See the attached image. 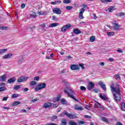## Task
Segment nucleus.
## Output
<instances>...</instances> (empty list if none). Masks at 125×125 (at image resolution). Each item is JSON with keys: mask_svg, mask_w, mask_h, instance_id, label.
<instances>
[{"mask_svg": "<svg viewBox=\"0 0 125 125\" xmlns=\"http://www.w3.org/2000/svg\"><path fill=\"white\" fill-rule=\"evenodd\" d=\"M15 81H16V78L12 77L8 80L7 83H10V84L13 83H15Z\"/></svg>", "mask_w": 125, "mask_h": 125, "instance_id": "12", "label": "nucleus"}, {"mask_svg": "<svg viewBox=\"0 0 125 125\" xmlns=\"http://www.w3.org/2000/svg\"><path fill=\"white\" fill-rule=\"evenodd\" d=\"M98 84L100 85L101 87L103 88V89H104V91H106V85H105V84H104V83H103V82L100 81L98 82Z\"/></svg>", "mask_w": 125, "mask_h": 125, "instance_id": "11", "label": "nucleus"}, {"mask_svg": "<svg viewBox=\"0 0 125 125\" xmlns=\"http://www.w3.org/2000/svg\"><path fill=\"white\" fill-rule=\"evenodd\" d=\"M6 87L5 86L3 87H0V92H1V91H5L6 90Z\"/></svg>", "mask_w": 125, "mask_h": 125, "instance_id": "31", "label": "nucleus"}, {"mask_svg": "<svg viewBox=\"0 0 125 125\" xmlns=\"http://www.w3.org/2000/svg\"><path fill=\"white\" fill-rule=\"evenodd\" d=\"M6 81V74L0 76V82H5Z\"/></svg>", "mask_w": 125, "mask_h": 125, "instance_id": "15", "label": "nucleus"}, {"mask_svg": "<svg viewBox=\"0 0 125 125\" xmlns=\"http://www.w3.org/2000/svg\"><path fill=\"white\" fill-rule=\"evenodd\" d=\"M61 102L62 104H63V105H68V104H67L68 103L67 102V101H66V100H65L64 99H62L61 100Z\"/></svg>", "mask_w": 125, "mask_h": 125, "instance_id": "23", "label": "nucleus"}, {"mask_svg": "<svg viewBox=\"0 0 125 125\" xmlns=\"http://www.w3.org/2000/svg\"><path fill=\"white\" fill-rule=\"evenodd\" d=\"M44 125H57V124L51 123H50V124H48V123Z\"/></svg>", "mask_w": 125, "mask_h": 125, "instance_id": "52", "label": "nucleus"}, {"mask_svg": "<svg viewBox=\"0 0 125 125\" xmlns=\"http://www.w3.org/2000/svg\"><path fill=\"white\" fill-rule=\"evenodd\" d=\"M39 80H40L39 76H36L34 78V81H37V82H39Z\"/></svg>", "mask_w": 125, "mask_h": 125, "instance_id": "42", "label": "nucleus"}, {"mask_svg": "<svg viewBox=\"0 0 125 125\" xmlns=\"http://www.w3.org/2000/svg\"><path fill=\"white\" fill-rule=\"evenodd\" d=\"M116 125H123V124L121 122H117L116 124Z\"/></svg>", "mask_w": 125, "mask_h": 125, "instance_id": "62", "label": "nucleus"}, {"mask_svg": "<svg viewBox=\"0 0 125 125\" xmlns=\"http://www.w3.org/2000/svg\"><path fill=\"white\" fill-rule=\"evenodd\" d=\"M94 88V83L91 82L88 83V85L87 86V89L88 90H91Z\"/></svg>", "mask_w": 125, "mask_h": 125, "instance_id": "6", "label": "nucleus"}, {"mask_svg": "<svg viewBox=\"0 0 125 125\" xmlns=\"http://www.w3.org/2000/svg\"><path fill=\"white\" fill-rule=\"evenodd\" d=\"M40 26V27H42V28H45V23L41 24Z\"/></svg>", "mask_w": 125, "mask_h": 125, "instance_id": "57", "label": "nucleus"}, {"mask_svg": "<svg viewBox=\"0 0 125 125\" xmlns=\"http://www.w3.org/2000/svg\"><path fill=\"white\" fill-rule=\"evenodd\" d=\"M65 9H67V10H72V9H73V6H66Z\"/></svg>", "mask_w": 125, "mask_h": 125, "instance_id": "35", "label": "nucleus"}, {"mask_svg": "<svg viewBox=\"0 0 125 125\" xmlns=\"http://www.w3.org/2000/svg\"><path fill=\"white\" fill-rule=\"evenodd\" d=\"M37 83V82L36 81H31L30 83V85L32 86L33 85H36V84Z\"/></svg>", "mask_w": 125, "mask_h": 125, "instance_id": "36", "label": "nucleus"}, {"mask_svg": "<svg viewBox=\"0 0 125 125\" xmlns=\"http://www.w3.org/2000/svg\"><path fill=\"white\" fill-rule=\"evenodd\" d=\"M53 120H56L57 119V116L54 115L52 116Z\"/></svg>", "mask_w": 125, "mask_h": 125, "instance_id": "56", "label": "nucleus"}, {"mask_svg": "<svg viewBox=\"0 0 125 125\" xmlns=\"http://www.w3.org/2000/svg\"><path fill=\"white\" fill-rule=\"evenodd\" d=\"M68 125H78V124L77 123L73 122V121H70L68 122Z\"/></svg>", "mask_w": 125, "mask_h": 125, "instance_id": "24", "label": "nucleus"}, {"mask_svg": "<svg viewBox=\"0 0 125 125\" xmlns=\"http://www.w3.org/2000/svg\"><path fill=\"white\" fill-rule=\"evenodd\" d=\"M64 3H71V0H64L63 1Z\"/></svg>", "mask_w": 125, "mask_h": 125, "instance_id": "44", "label": "nucleus"}, {"mask_svg": "<svg viewBox=\"0 0 125 125\" xmlns=\"http://www.w3.org/2000/svg\"><path fill=\"white\" fill-rule=\"evenodd\" d=\"M64 91L66 94H67V95L69 97H70V98H72V99H74V100H75V101L79 102V100H78V99H76V98L75 97V96L74 95H71V94H73V93H74L73 90H72L71 89H69L68 90V91H67L66 90H64Z\"/></svg>", "mask_w": 125, "mask_h": 125, "instance_id": "3", "label": "nucleus"}, {"mask_svg": "<svg viewBox=\"0 0 125 125\" xmlns=\"http://www.w3.org/2000/svg\"><path fill=\"white\" fill-rule=\"evenodd\" d=\"M85 9L83 8H81L79 13V18L80 19H83V12L85 11Z\"/></svg>", "mask_w": 125, "mask_h": 125, "instance_id": "8", "label": "nucleus"}, {"mask_svg": "<svg viewBox=\"0 0 125 125\" xmlns=\"http://www.w3.org/2000/svg\"><path fill=\"white\" fill-rule=\"evenodd\" d=\"M80 89L83 91L86 90V88L83 86H80Z\"/></svg>", "mask_w": 125, "mask_h": 125, "instance_id": "40", "label": "nucleus"}, {"mask_svg": "<svg viewBox=\"0 0 125 125\" xmlns=\"http://www.w3.org/2000/svg\"><path fill=\"white\" fill-rule=\"evenodd\" d=\"M29 29L31 32H33L34 30H35V29H36V27L34 25H30Z\"/></svg>", "mask_w": 125, "mask_h": 125, "instance_id": "27", "label": "nucleus"}, {"mask_svg": "<svg viewBox=\"0 0 125 125\" xmlns=\"http://www.w3.org/2000/svg\"><path fill=\"white\" fill-rule=\"evenodd\" d=\"M115 10V7L114 6H111L110 8H108V12H113Z\"/></svg>", "mask_w": 125, "mask_h": 125, "instance_id": "26", "label": "nucleus"}, {"mask_svg": "<svg viewBox=\"0 0 125 125\" xmlns=\"http://www.w3.org/2000/svg\"><path fill=\"white\" fill-rule=\"evenodd\" d=\"M3 86H5V83H0V87H3Z\"/></svg>", "mask_w": 125, "mask_h": 125, "instance_id": "43", "label": "nucleus"}, {"mask_svg": "<svg viewBox=\"0 0 125 125\" xmlns=\"http://www.w3.org/2000/svg\"><path fill=\"white\" fill-rule=\"evenodd\" d=\"M29 90V88H25L23 89V92H27Z\"/></svg>", "mask_w": 125, "mask_h": 125, "instance_id": "50", "label": "nucleus"}, {"mask_svg": "<svg viewBox=\"0 0 125 125\" xmlns=\"http://www.w3.org/2000/svg\"><path fill=\"white\" fill-rule=\"evenodd\" d=\"M7 51V49H0V54H2Z\"/></svg>", "mask_w": 125, "mask_h": 125, "instance_id": "25", "label": "nucleus"}, {"mask_svg": "<svg viewBox=\"0 0 125 125\" xmlns=\"http://www.w3.org/2000/svg\"><path fill=\"white\" fill-rule=\"evenodd\" d=\"M25 6V4L23 3V4H21V8H22V9H23V8H24Z\"/></svg>", "mask_w": 125, "mask_h": 125, "instance_id": "58", "label": "nucleus"}, {"mask_svg": "<svg viewBox=\"0 0 125 125\" xmlns=\"http://www.w3.org/2000/svg\"><path fill=\"white\" fill-rule=\"evenodd\" d=\"M70 68L72 70H79L80 69V66L78 64H72L70 66Z\"/></svg>", "mask_w": 125, "mask_h": 125, "instance_id": "10", "label": "nucleus"}, {"mask_svg": "<svg viewBox=\"0 0 125 125\" xmlns=\"http://www.w3.org/2000/svg\"><path fill=\"white\" fill-rule=\"evenodd\" d=\"M61 125H67V120L65 119H62L61 121Z\"/></svg>", "mask_w": 125, "mask_h": 125, "instance_id": "17", "label": "nucleus"}, {"mask_svg": "<svg viewBox=\"0 0 125 125\" xmlns=\"http://www.w3.org/2000/svg\"><path fill=\"white\" fill-rule=\"evenodd\" d=\"M102 121H103V122H104L106 124H108L109 123V121H108V119H107V118L104 117H102Z\"/></svg>", "mask_w": 125, "mask_h": 125, "instance_id": "22", "label": "nucleus"}, {"mask_svg": "<svg viewBox=\"0 0 125 125\" xmlns=\"http://www.w3.org/2000/svg\"><path fill=\"white\" fill-rule=\"evenodd\" d=\"M67 59H73V58H72V57L68 56L67 57H66Z\"/></svg>", "mask_w": 125, "mask_h": 125, "instance_id": "64", "label": "nucleus"}, {"mask_svg": "<svg viewBox=\"0 0 125 125\" xmlns=\"http://www.w3.org/2000/svg\"><path fill=\"white\" fill-rule=\"evenodd\" d=\"M117 51L119 53H123V50H121V49H118L117 50Z\"/></svg>", "mask_w": 125, "mask_h": 125, "instance_id": "63", "label": "nucleus"}, {"mask_svg": "<svg viewBox=\"0 0 125 125\" xmlns=\"http://www.w3.org/2000/svg\"><path fill=\"white\" fill-rule=\"evenodd\" d=\"M8 99V97H4L2 99V101H6Z\"/></svg>", "mask_w": 125, "mask_h": 125, "instance_id": "51", "label": "nucleus"}, {"mask_svg": "<svg viewBox=\"0 0 125 125\" xmlns=\"http://www.w3.org/2000/svg\"><path fill=\"white\" fill-rule=\"evenodd\" d=\"M17 83H23V78L22 76L19 78L17 80Z\"/></svg>", "mask_w": 125, "mask_h": 125, "instance_id": "29", "label": "nucleus"}, {"mask_svg": "<svg viewBox=\"0 0 125 125\" xmlns=\"http://www.w3.org/2000/svg\"><path fill=\"white\" fill-rule=\"evenodd\" d=\"M113 77L117 81H121V76H120V74L115 75Z\"/></svg>", "mask_w": 125, "mask_h": 125, "instance_id": "21", "label": "nucleus"}, {"mask_svg": "<svg viewBox=\"0 0 125 125\" xmlns=\"http://www.w3.org/2000/svg\"><path fill=\"white\" fill-rule=\"evenodd\" d=\"M90 41L92 42H94L95 41V37H94V36L91 37V38H90Z\"/></svg>", "mask_w": 125, "mask_h": 125, "instance_id": "38", "label": "nucleus"}, {"mask_svg": "<svg viewBox=\"0 0 125 125\" xmlns=\"http://www.w3.org/2000/svg\"><path fill=\"white\" fill-rule=\"evenodd\" d=\"M62 83L67 84L68 82H67L65 79H62Z\"/></svg>", "mask_w": 125, "mask_h": 125, "instance_id": "47", "label": "nucleus"}, {"mask_svg": "<svg viewBox=\"0 0 125 125\" xmlns=\"http://www.w3.org/2000/svg\"><path fill=\"white\" fill-rule=\"evenodd\" d=\"M59 105V104H53V108H57V107H58Z\"/></svg>", "mask_w": 125, "mask_h": 125, "instance_id": "46", "label": "nucleus"}, {"mask_svg": "<svg viewBox=\"0 0 125 125\" xmlns=\"http://www.w3.org/2000/svg\"><path fill=\"white\" fill-rule=\"evenodd\" d=\"M18 96H19V95H18V94H14L12 95V98H17V97H18Z\"/></svg>", "mask_w": 125, "mask_h": 125, "instance_id": "37", "label": "nucleus"}, {"mask_svg": "<svg viewBox=\"0 0 125 125\" xmlns=\"http://www.w3.org/2000/svg\"><path fill=\"white\" fill-rule=\"evenodd\" d=\"M117 87H114L111 86V91H114L115 93H113V99L117 102L121 101V90L119 87V85L117 84Z\"/></svg>", "mask_w": 125, "mask_h": 125, "instance_id": "1", "label": "nucleus"}, {"mask_svg": "<svg viewBox=\"0 0 125 125\" xmlns=\"http://www.w3.org/2000/svg\"><path fill=\"white\" fill-rule=\"evenodd\" d=\"M74 109L77 111H83V106H79L78 104H75L74 105Z\"/></svg>", "mask_w": 125, "mask_h": 125, "instance_id": "13", "label": "nucleus"}, {"mask_svg": "<svg viewBox=\"0 0 125 125\" xmlns=\"http://www.w3.org/2000/svg\"><path fill=\"white\" fill-rule=\"evenodd\" d=\"M78 125H84V122L82 121H79L78 122Z\"/></svg>", "mask_w": 125, "mask_h": 125, "instance_id": "45", "label": "nucleus"}, {"mask_svg": "<svg viewBox=\"0 0 125 125\" xmlns=\"http://www.w3.org/2000/svg\"><path fill=\"white\" fill-rule=\"evenodd\" d=\"M46 87V84L45 83H40L37 85L34 88L35 91H39V90H42V89H43V88H45Z\"/></svg>", "mask_w": 125, "mask_h": 125, "instance_id": "4", "label": "nucleus"}, {"mask_svg": "<svg viewBox=\"0 0 125 125\" xmlns=\"http://www.w3.org/2000/svg\"><path fill=\"white\" fill-rule=\"evenodd\" d=\"M95 105L97 107L100 108H101V104L99 102H96Z\"/></svg>", "mask_w": 125, "mask_h": 125, "instance_id": "34", "label": "nucleus"}, {"mask_svg": "<svg viewBox=\"0 0 125 125\" xmlns=\"http://www.w3.org/2000/svg\"><path fill=\"white\" fill-rule=\"evenodd\" d=\"M93 90L94 91V92H95V93H97L99 91V90L97 89H93Z\"/></svg>", "mask_w": 125, "mask_h": 125, "instance_id": "60", "label": "nucleus"}, {"mask_svg": "<svg viewBox=\"0 0 125 125\" xmlns=\"http://www.w3.org/2000/svg\"><path fill=\"white\" fill-rule=\"evenodd\" d=\"M107 35L108 36L113 37V36L115 35V32H107Z\"/></svg>", "mask_w": 125, "mask_h": 125, "instance_id": "28", "label": "nucleus"}, {"mask_svg": "<svg viewBox=\"0 0 125 125\" xmlns=\"http://www.w3.org/2000/svg\"><path fill=\"white\" fill-rule=\"evenodd\" d=\"M99 97L101 98L103 100H108V98L106 95H102V94H100Z\"/></svg>", "mask_w": 125, "mask_h": 125, "instance_id": "18", "label": "nucleus"}, {"mask_svg": "<svg viewBox=\"0 0 125 125\" xmlns=\"http://www.w3.org/2000/svg\"><path fill=\"white\" fill-rule=\"evenodd\" d=\"M51 106H52V103L50 102H48L45 103L43 105V108H49L50 107H51Z\"/></svg>", "mask_w": 125, "mask_h": 125, "instance_id": "14", "label": "nucleus"}, {"mask_svg": "<svg viewBox=\"0 0 125 125\" xmlns=\"http://www.w3.org/2000/svg\"><path fill=\"white\" fill-rule=\"evenodd\" d=\"M37 101H38V100L37 99H34L31 101V102H32L33 103H34L35 102H37Z\"/></svg>", "mask_w": 125, "mask_h": 125, "instance_id": "55", "label": "nucleus"}, {"mask_svg": "<svg viewBox=\"0 0 125 125\" xmlns=\"http://www.w3.org/2000/svg\"><path fill=\"white\" fill-rule=\"evenodd\" d=\"M21 85H18L17 86H15L13 88L15 90H18V89H19V88H21Z\"/></svg>", "mask_w": 125, "mask_h": 125, "instance_id": "33", "label": "nucleus"}, {"mask_svg": "<svg viewBox=\"0 0 125 125\" xmlns=\"http://www.w3.org/2000/svg\"><path fill=\"white\" fill-rule=\"evenodd\" d=\"M84 118L86 119H91V116L88 115H85Z\"/></svg>", "mask_w": 125, "mask_h": 125, "instance_id": "54", "label": "nucleus"}, {"mask_svg": "<svg viewBox=\"0 0 125 125\" xmlns=\"http://www.w3.org/2000/svg\"><path fill=\"white\" fill-rule=\"evenodd\" d=\"M121 109L122 110V111H125V103H122V104L121 105Z\"/></svg>", "mask_w": 125, "mask_h": 125, "instance_id": "30", "label": "nucleus"}, {"mask_svg": "<svg viewBox=\"0 0 125 125\" xmlns=\"http://www.w3.org/2000/svg\"><path fill=\"white\" fill-rule=\"evenodd\" d=\"M79 66L82 68V69H84V67L83 66V64L80 63Z\"/></svg>", "mask_w": 125, "mask_h": 125, "instance_id": "53", "label": "nucleus"}, {"mask_svg": "<svg viewBox=\"0 0 125 125\" xmlns=\"http://www.w3.org/2000/svg\"><path fill=\"white\" fill-rule=\"evenodd\" d=\"M21 102L19 101L15 102L13 104L12 106H17V105H19V104H21Z\"/></svg>", "mask_w": 125, "mask_h": 125, "instance_id": "32", "label": "nucleus"}, {"mask_svg": "<svg viewBox=\"0 0 125 125\" xmlns=\"http://www.w3.org/2000/svg\"><path fill=\"white\" fill-rule=\"evenodd\" d=\"M13 56V54L11 53H9L7 54L6 55L3 56V59H9L10 58H11Z\"/></svg>", "mask_w": 125, "mask_h": 125, "instance_id": "9", "label": "nucleus"}, {"mask_svg": "<svg viewBox=\"0 0 125 125\" xmlns=\"http://www.w3.org/2000/svg\"><path fill=\"white\" fill-rule=\"evenodd\" d=\"M62 116H66L67 118L71 119V120H74V119H77V118H78V116L76 115V114L69 113L67 111H64L62 113L60 114V117H62Z\"/></svg>", "mask_w": 125, "mask_h": 125, "instance_id": "2", "label": "nucleus"}, {"mask_svg": "<svg viewBox=\"0 0 125 125\" xmlns=\"http://www.w3.org/2000/svg\"><path fill=\"white\" fill-rule=\"evenodd\" d=\"M113 29H114V30H119V29H120V25H119L118 23H114Z\"/></svg>", "mask_w": 125, "mask_h": 125, "instance_id": "20", "label": "nucleus"}, {"mask_svg": "<svg viewBox=\"0 0 125 125\" xmlns=\"http://www.w3.org/2000/svg\"><path fill=\"white\" fill-rule=\"evenodd\" d=\"M104 2H112V0H103Z\"/></svg>", "mask_w": 125, "mask_h": 125, "instance_id": "48", "label": "nucleus"}, {"mask_svg": "<svg viewBox=\"0 0 125 125\" xmlns=\"http://www.w3.org/2000/svg\"><path fill=\"white\" fill-rule=\"evenodd\" d=\"M73 33H74L75 35H79V34H81L82 32L81 31V30H79V29L75 28L73 30Z\"/></svg>", "mask_w": 125, "mask_h": 125, "instance_id": "16", "label": "nucleus"}, {"mask_svg": "<svg viewBox=\"0 0 125 125\" xmlns=\"http://www.w3.org/2000/svg\"><path fill=\"white\" fill-rule=\"evenodd\" d=\"M24 59H23V58L22 57H21V58L20 59V60H19L18 62L19 63H22V62H23V60Z\"/></svg>", "mask_w": 125, "mask_h": 125, "instance_id": "49", "label": "nucleus"}, {"mask_svg": "<svg viewBox=\"0 0 125 125\" xmlns=\"http://www.w3.org/2000/svg\"><path fill=\"white\" fill-rule=\"evenodd\" d=\"M57 26H59V23H51L50 24L48 27L49 28H52L53 27H56Z\"/></svg>", "mask_w": 125, "mask_h": 125, "instance_id": "19", "label": "nucleus"}, {"mask_svg": "<svg viewBox=\"0 0 125 125\" xmlns=\"http://www.w3.org/2000/svg\"><path fill=\"white\" fill-rule=\"evenodd\" d=\"M28 79H29V77H23L22 76V81H23V82H26V81L28 80Z\"/></svg>", "mask_w": 125, "mask_h": 125, "instance_id": "41", "label": "nucleus"}, {"mask_svg": "<svg viewBox=\"0 0 125 125\" xmlns=\"http://www.w3.org/2000/svg\"><path fill=\"white\" fill-rule=\"evenodd\" d=\"M52 10L53 12L55 14H58L59 15H60V14L62 13V11H61V9H60L59 8H54Z\"/></svg>", "mask_w": 125, "mask_h": 125, "instance_id": "5", "label": "nucleus"}, {"mask_svg": "<svg viewBox=\"0 0 125 125\" xmlns=\"http://www.w3.org/2000/svg\"><path fill=\"white\" fill-rule=\"evenodd\" d=\"M70 28H71V25H70V24H66L62 28L61 31L62 32H63L65 33V32H66V31L67 30V29H70Z\"/></svg>", "mask_w": 125, "mask_h": 125, "instance_id": "7", "label": "nucleus"}, {"mask_svg": "<svg viewBox=\"0 0 125 125\" xmlns=\"http://www.w3.org/2000/svg\"><path fill=\"white\" fill-rule=\"evenodd\" d=\"M125 13L120 12L118 14V16L119 17H122V16H125Z\"/></svg>", "mask_w": 125, "mask_h": 125, "instance_id": "39", "label": "nucleus"}, {"mask_svg": "<svg viewBox=\"0 0 125 125\" xmlns=\"http://www.w3.org/2000/svg\"><path fill=\"white\" fill-rule=\"evenodd\" d=\"M37 14H39V15H43V14L42 12H37Z\"/></svg>", "mask_w": 125, "mask_h": 125, "instance_id": "61", "label": "nucleus"}, {"mask_svg": "<svg viewBox=\"0 0 125 125\" xmlns=\"http://www.w3.org/2000/svg\"><path fill=\"white\" fill-rule=\"evenodd\" d=\"M60 100V96H58L56 98V101L57 102L59 101Z\"/></svg>", "mask_w": 125, "mask_h": 125, "instance_id": "59", "label": "nucleus"}]
</instances>
